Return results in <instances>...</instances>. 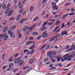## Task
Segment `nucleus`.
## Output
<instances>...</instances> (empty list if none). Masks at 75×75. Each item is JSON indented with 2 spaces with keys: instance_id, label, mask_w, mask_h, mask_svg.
Returning <instances> with one entry per match:
<instances>
[{
  "instance_id": "nucleus-1",
  "label": "nucleus",
  "mask_w": 75,
  "mask_h": 75,
  "mask_svg": "<svg viewBox=\"0 0 75 75\" xmlns=\"http://www.w3.org/2000/svg\"><path fill=\"white\" fill-rule=\"evenodd\" d=\"M75 57V54H73V55H69V54H66L64 55L63 58L64 60H68L69 61H71V58H74Z\"/></svg>"
},
{
  "instance_id": "nucleus-2",
  "label": "nucleus",
  "mask_w": 75,
  "mask_h": 75,
  "mask_svg": "<svg viewBox=\"0 0 75 75\" xmlns=\"http://www.w3.org/2000/svg\"><path fill=\"white\" fill-rule=\"evenodd\" d=\"M42 37L43 38H46V37H47L48 36V33H47L46 31H45L42 33Z\"/></svg>"
},
{
  "instance_id": "nucleus-3",
  "label": "nucleus",
  "mask_w": 75,
  "mask_h": 75,
  "mask_svg": "<svg viewBox=\"0 0 75 75\" xmlns=\"http://www.w3.org/2000/svg\"><path fill=\"white\" fill-rule=\"evenodd\" d=\"M47 56H49L50 55L49 57V58H52V57H53V54H52V51H50L47 54Z\"/></svg>"
},
{
  "instance_id": "nucleus-4",
  "label": "nucleus",
  "mask_w": 75,
  "mask_h": 75,
  "mask_svg": "<svg viewBox=\"0 0 75 75\" xmlns=\"http://www.w3.org/2000/svg\"><path fill=\"white\" fill-rule=\"evenodd\" d=\"M74 45H72V47L70 48L69 49L67 50L66 51V52H69L70 51H72V50H73L74 48H75V47L74 46Z\"/></svg>"
},
{
  "instance_id": "nucleus-5",
  "label": "nucleus",
  "mask_w": 75,
  "mask_h": 75,
  "mask_svg": "<svg viewBox=\"0 0 75 75\" xmlns=\"http://www.w3.org/2000/svg\"><path fill=\"white\" fill-rule=\"evenodd\" d=\"M7 35L6 33H5L4 34V35L2 36L3 38H5L4 39V40H6L8 39V35Z\"/></svg>"
},
{
  "instance_id": "nucleus-6",
  "label": "nucleus",
  "mask_w": 75,
  "mask_h": 75,
  "mask_svg": "<svg viewBox=\"0 0 75 75\" xmlns=\"http://www.w3.org/2000/svg\"><path fill=\"white\" fill-rule=\"evenodd\" d=\"M21 58H18L15 60L14 63H15V64H16L18 62V63H20V61H21Z\"/></svg>"
},
{
  "instance_id": "nucleus-7",
  "label": "nucleus",
  "mask_w": 75,
  "mask_h": 75,
  "mask_svg": "<svg viewBox=\"0 0 75 75\" xmlns=\"http://www.w3.org/2000/svg\"><path fill=\"white\" fill-rule=\"evenodd\" d=\"M34 50H33L30 52H28L27 53V55H32V54H34Z\"/></svg>"
},
{
  "instance_id": "nucleus-8",
  "label": "nucleus",
  "mask_w": 75,
  "mask_h": 75,
  "mask_svg": "<svg viewBox=\"0 0 75 75\" xmlns=\"http://www.w3.org/2000/svg\"><path fill=\"white\" fill-rule=\"evenodd\" d=\"M52 5L53 7V9H55V8H57V4L54 3V2H52Z\"/></svg>"
},
{
  "instance_id": "nucleus-9",
  "label": "nucleus",
  "mask_w": 75,
  "mask_h": 75,
  "mask_svg": "<svg viewBox=\"0 0 75 75\" xmlns=\"http://www.w3.org/2000/svg\"><path fill=\"white\" fill-rule=\"evenodd\" d=\"M36 25L35 24H34L30 28V31H32V30H33V29L34 28Z\"/></svg>"
},
{
  "instance_id": "nucleus-10",
  "label": "nucleus",
  "mask_w": 75,
  "mask_h": 75,
  "mask_svg": "<svg viewBox=\"0 0 75 75\" xmlns=\"http://www.w3.org/2000/svg\"><path fill=\"white\" fill-rule=\"evenodd\" d=\"M10 36L11 37H12V38H15L16 36L15 35H13V33L11 32L10 33Z\"/></svg>"
},
{
  "instance_id": "nucleus-11",
  "label": "nucleus",
  "mask_w": 75,
  "mask_h": 75,
  "mask_svg": "<svg viewBox=\"0 0 75 75\" xmlns=\"http://www.w3.org/2000/svg\"><path fill=\"white\" fill-rule=\"evenodd\" d=\"M34 61V60H33V59H31L30 60H29V63L30 64H32V63H33Z\"/></svg>"
},
{
  "instance_id": "nucleus-12",
  "label": "nucleus",
  "mask_w": 75,
  "mask_h": 75,
  "mask_svg": "<svg viewBox=\"0 0 75 75\" xmlns=\"http://www.w3.org/2000/svg\"><path fill=\"white\" fill-rule=\"evenodd\" d=\"M7 29H8V27H5V28L2 31V32L3 33H4V32H6V31H7Z\"/></svg>"
},
{
  "instance_id": "nucleus-13",
  "label": "nucleus",
  "mask_w": 75,
  "mask_h": 75,
  "mask_svg": "<svg viewBox=\"0 0 75 75\" xmlns=\"http://www.w3.org/2000/svg\"><path fill=\"white\" fill-rule=\"evenodd\" d=\"M14 69V67H12L11 68L10 67L9 68H8L7 70V71H12Z\"/></svg>"
},
{
  "instance_id": "nucleus-14",
  "label": "nucleus",
  "mask_w": 75,
  "mask_h": 75,
  "mask_svg": "<svg viewBox=\"0 0 75 75\" xmlns=\"http://www.w3.org/2000/svg\"><path fill=\"white\" fill-rule=\"evenodd\" d=\"M38 34V33L37 32H34L32 33V35H36Z\"/></svg>"
},
{
  "instance_id": "nucleus-15",
  "label": "nucleus",
  "mask_w": 75,
  "mask_h": 75,
  "mask_svg": "<svg viewBox=\"0 0 75 75\" xmlns=\"http://www.w3.org/2000/svg\"><path fill=\"white\" fill-rule=\"evenodd\" d=\"M38 18H39L38 17H36L33 19V21H37L38 20Z\"/></svg>"
},
{
  "instance_id": "nucleus-16",
  "label": "nucleus",
  "mask_w": 75,
  "mask_h": 75,
  "mask_svg": "<svg viewBox=\"0 0 75 75\" xmlns=\"http://www.w3.org/2000/svg\"><path fill=\"white\" fill-rule=\"evenodd\" d=\"M45 46H46V44H45L43 45L42 46L40 49L39 50H42V49H43L45 47Z\"/></svg>"
},
{
  "instance_id": "nucleus-17",
  "label": "nucleus",
  "mask_w": 75,
  "mask_h": 75,
  "mask_svg": "<svg viewBox=\"0 0 75 75\" xmlns=\"http://www.w3.org/2000/svg\"><path fill=\"white\" fill-rule=\"evenodd\" d=\"M5 56H6V54H3L2 56V59H4L5 58Z\"/></svg>"
},
{
  "instance_id": "nucleus-18",
  "label": "nucleus",
  "mask_w": 75,
  "mask_h": 75,
  "mask_svg": "<svg viewBox=\"0 0 75 75\" xmlns=\"http://www.w3.org/2000/svg\"><path fill=\"white\" fill-rule=\"evenodd\" d=\"M34 47H35V45H33L29 48V50H33V49Z\"/></svg>"
},
{
  "instance_id": "nucleus-19",
  "label": "nucleus",
  "mask_w": 75,
  "mask_h": 75,
  "mask_svg": "<svg viewBox=\"0 0 75 75\" xmlns=\"http://www.w3.org/2000/svg\"><path fill=\"white\" fill-rule=\"evenodd\" d=\"M46 29H47V28L45 27H43L42 28V31H44Z\"/></svg>"
},
{
  "instance_id": "nucleus-20",
  "label": "nucleus",
  "mask_w": 75,
  "mask_h": 75,
  "mask_svg": "<svg viewBox=\"0 0 75 75\" xmlns=\"http://www.w3.org/2000/svg\"><path fill=\"white\" fill-rule=\"evenodd\" d=\"M60 35L59 33H58L55 36H54V38L56 39L57 38H58V37H59V36Z\"/></svg>"
},
{
  "instance_id": "nucleus-21",
  "label": "nucleus",
  "mask_w": 75,
  "mask_h": 75,
  "mask_svg": "<svg viewBox=\"0 0 75 75\" xmlns=\"http://www.w3.org/2000/svg\"><path fill=\"white\" fill-rule=\"evenodd\" d=\"M16 27V25H14L10 29L11 30H14V29Z\"/></svg>"
},
{
  "instance_id": "nucleus-22",
  "label": "nucleus",
  "mask_w": 75,
  "mask_h": 75,
  "mask_svg": "<svg viewBox=\"0 0 75 75\" xmlns=\"http://www.w3.org/2000/svg\"><path fill=\"white\" fill-rule=\"evenodd\" d=\"M2 8L3 9H4L5 8H6V4H2Z\"/></svg>"
},
{
  "instance_id": "nucleus-23",
  "label": "nucleus",
  "mask_w": 75,
  "mask_h": 75,
  "mask_svg": "<svg viewBox=\"0 0 75 75\" xmlns=\"http://www.w3.org/2000/svg\"><path fill=\"white\" fill-rule=\"evenodd\" d=\"M60 23V21L58 20L55 23V25H58V24H59Z\"/></svg>"
},
{
  "instance_id": "nucleus-24",
  "label": "nucleus",
  "mask_w": 75,
  "mask_h": 75,
  "mask_svg": "<svg viewBox=\"0 0 75 75\" xmlns=\"http://www.w3.org/2000/svg\"><path fill=\"white\" fill-rule=\"evenodd\" d=\"M21 16V14H19L17 16L16 20H18L20 17V16Z\"/></svg>"
},
{
  "instance_id": "nucleus-25",
  "label": "nucleus",
  "mask_w": 75,
  "mask_h": 75,
  "mask_svg": "<svg viewBox=\"0 0 75 75\" xmlns=\"http://www.w3.org/2000/svg\"><path fill=\"white\" fill-rule=\"evenodd\" d=\"M31 43H32V41H29L28 42L26 43V45H28V44H31Z\"/></svg>"
},
{
  "instance_id": "nucleus-26",
  "label": "nucleus",
  "mask_w": 75,
  "mask_h": 75,
  "mask_svg": "<svg viewBox=\"0 0 75 75\" xmlns=\"http://www.w3.org/2000/svg\"><path fill=\"white\" fill-rule=\"evenodd\" d=\"M34 8V7L32 6H31L30 9L29 11H32L33 10V8Z\"/></svg>"
},
{
  "instance_id": "nucleus-27",
  "label": "nucleus",
  "mask_w": 75,
  "mask_h": 75,
  "mask_svg": "<svg viewBox=\"0 0 75 75\" xmlns=\"http://www.w3.org/2000/svg\"><path fill=\"white\" fill-rule=\"evenodd\" d=\"M28 68H29V66H25L24 67L23 70H25V69H28Z\"/></svg>"
},
{
  "instance_id": "nucleus-28",
  "label": "nucleus",
  "mask_w": 75,
  "mask_h": 75,
  "mask_svg": "<svg viewBox=\"0 0 75 75\" xmlns=\"http://www.w3.org/2000/svg\"><path fill=\"white\" fill-rule=\"evenodd\" d=\"M56 69V67H53L50 69V70L51 71V70H52V69Z\"/></svg>"
},
{
  "instance_id": "nucleus-29",
  "label": "nucleus",
  "mask_w": 75,
  "mask_h": 75,
  "mask_svg": "<svg viewBox=\"0 0 75 75\" xmlns=\"http://www.w3.org/2000/svg\"><path fill=\"white\" fill-rule=\"evenodd\" d=\"M24 18H23L22 20L21 21H20V24H21L22 23H23V22H24Z\"/></svg>"
},
{
  "instance_id": "nucleus-30",
  "label": "nucleus",
  "mask_w": 75,
  "mask_h": 75,
  "mask_svg": "<svg viewBox=\"0 0 75 75\" xmlns=\"http://www.w3.org/2000/svg\"><path fill=\"white\" fill-rule=\"evenodd\" d=\"M18 37L19 38H20L22 37V34H21V33H19V34Z\"/></svg>"
},
{
  "instance_id": "nucleus-31",
  "label": "nucleus",
  "mask_w": 75,
  "mask_h": 75,
  "mask_svg": "<svg viewBox=\"0 0 75 75\" xmlns=\"http://www.w3.org/2000/svg\"><path fill=\"white\" fill-rule=\"evenodd\" d=\"M13 64H13V63H11L9 65V68H11V67H12L13 66Z\"/></svg>"
},
{
  "instance_id": "nucleus-32",
  "label": "nucleus",
  "mask_w": 75,
  "mask_h": 75,
  "mask_svg": "<svg viewBox=\"0 0 75 75\" xmlns=\"http://www.w3.org/2000/svg\"><path fill=\"white\" fill-rule=\"evenodd\" d=\"M45 13V11H43V12L42 13V16H44V15Z\"/></svg>"
},
{
  "instance_id": "nucleus-33",
  "label": "nucleus",
  "mask_w": 75,
  "mask_h": 75,
  "mask_svg": "<svg viewBox=\"0 0 75 75\" xmlns=\"http://www.w3.org/2000/svg\"><path fill=\"white\" fill-rule=\"evenodd\" d=\"M67 16L66 15V14L64 15L62 17V18L63 19H65L66 17H67Z\"/></svg>"
},
{
  "instance_id": "nucleus-34",
  "label": "nucleus",
  "mask_w": 75,
  "mask_h": 75,
  "mask_svg": "<svg viewBox=\"0 0 75 75\" xmlns=\"http://www.w3.org/2000/svg\"><path fill=\"white\" fill-rule=\"evenodd\" d=\"M64 56H65V55H64V56H63V59H62V60H61L62 62H64V61H65L64 60H67V61H68V60H65V59H64Z\"/></svg>"
},
{
  "instance_id": "nucleus-35",
  "label": "nucleus",
  "mask_w": 75,
  "mask_h": 75,
  "mask_svg": "<svg viewBox=\"0 0 75 75\" xmlns=\"http://www.w3.org/2000/svg\"><path fill=\"white\" fill-rule=\"evenodd\" d=\"M41 37H42V36L40 35L38 38L37 40H40V39H41Z\"/></svg>"
},
{
  "instance_id": "nucleus-36",
  "label": "nucleus",
  "mask_w": 75,
  "mask_h": 75,
  "mask_svg": "<svg viewBox=\"0 0 75 75\" xmlns=\"http://www.w3.org/2000/svg\"><path fill=\"white\" fill-rule=\"evenodd\" d=\"M55 38H54V37H53L52 39H51L50 41V42H51V41H53V40H54V39H55Z\"/></svg>"
},
{
  "instance_id": "nucleus-37",
  "label": "nucleus",
  "mask_w": 75,
  "mask_h": 75,
  "mask_svg": "<svg viewBox=\"0 0 75 75\" xmlns=\"http://www.w3.org/2000/svg\"><path fill=\"white\" fill-rule=\"evenodd\" d=\"M20 62V63L19 64V65H21L23 63V62H24L23 61H21Z\"/></svg>"
},
{
  "instance_id": "nucleus-38",
  "label": "nucleus",
  "mask_w": 75,
  "mask_h": 75,
  "mask_svg": "<svg viewBox=\"0 0 75 75\" xmlns=\"http://www.w3.org/2000/svg\"><path fill=\"white\" fill-rule=\"evenodd\" d=\"M17 71H18V69H16L13 71V73H14V74H15V73H16V72H17Z\"/></svg>"
},
{
  "instance_id": "nucleus-39",
  "label": "nucleus",
  "mask_w": 75,
  "mask_h": 75,
  "mask_svg": "<svg viewBox=\"0 0 75 75\" xmlns=\"http://www.w3.org/2000/svg\"><path fill=\"white\" fill-rule=\"evenodd\" d=\"M70 4L71 3H67L65 5V6H69V5H70Z\"/></svg>"
},
{
  "instance_id": "nucleus-40",
  "label": "nucleus",
  "mask_w": 75,
  "mask_h": 75,
  "mask_svg": "<svg viewBox=\"0 0 75 75\" xmlns=\"http://www.w3.org/2000/svg\"><path fill=\"white\" fill-rule=\"evenodd\" d=\"M15 19V18L14 17H12L10 18V20H13Z\"/></svg>"
},
{
  "instance_id": "nucleus-41",
  "label": "nucleus",
  "mask_w": 75,
  "mask_h": 75,
  "mask_svg": "<svg viewBox=\"0 0 75 75\" xmlns=\"http://www.w3.org/2000/svg\"><path fill=\"white\" fill-rule=\"evenodd\" d=\"M12 59H13V57H12L9 59V62H11V61H12Z\"/></svg>"
},
{
  "instance_id": "nucleus-42",
  "label": "nucleus",
  "mask_w": 75,
  "mask_h": 75,
  "mask_svg": "<svg viewBox=\"0 0 75 75\" xmlns=\"http://www.w3.org/2000/svg\"><path fill=\"white\" fill-rule=\"evenodd\" d=\"M53 23H54L53 22H51L48 23V25H51L53 24Z\"/></svg>"
},
{
  "instance_id": "nucleus-43",
  "label": "nucleus",
  "mask_w": 75,
  "mask_h": 75,
  "mask_svg": "<svg viewBox=\"0 0 75 75\" xmlns=\"http://www.w3.org/2000/svg\"><path fill=\"white\" fill-rule=\"evenodd\" d=\"M47 23H48V22H45L43 24V25H42L43 26H45V25H46V24H47Z\"/></svg>"
},
{
  "instance_id": "nucleus-44",
  "label": "nucleus",
  "mask_w": 75,
  "mask_h": 75,
  "mask_svg": "<svg viewBox=\"0 0 75 75\" xmlns=\"http://www.w3.org/2000/svg\"><path fill=\"white\" fill-rule=\"evenodd\" d=\"M28 50H25L23 52V53H25L26 52H28Z\"/></svg>"
},
{
  "instance_id": "nucleus-45",
  "label": "nucleus",
  "mask_w": 75,
  "mask_h": 75,
  "mask_svg": "<svg viewBox=\"0 0 75 75\" xmlns=\"http://www.w3.org/2000/svg\"><path fill=\"white\" fill-rule=\"evenodd\" d=\"M21 2H20L19 3V8H21L20 7H21Z\"/></svg>"
},
{
  "instance_id": "nucleus-46",
  "label": "nucleus",
  "mask_w": 75,
  "mask_h": 75,
  "mask_svg": "<svg viewBox=\"0 0 75 75\" xmlns=\"http://www.w3.org/2000/svg\"><path fill=\"white\" fill-rule=\"evenodd\" d=\"M74 14H75V13H70V16H74Z\"/></svg>"
},
{
  "instance_id": "nucleus-47",
  "label": "nucleus",
  "mask_w": 75,
  "mask_h": 75,
  "mask_svg": "<svg viewBox=\"0 0 75 75\" xmlns=\"http://www.w3.org/2000/svg\"><path fill=\"white\" fill-rule=\"evenodd\" d=\"M50 45H48L46 47V49L47 50H48V49H49V48H50Z\"/></svg>"
},
{
  "instance_id": "nucleus-48",
  "label": "nucleus",
  "mask_w": 75,
  "mask_h": 75,
  "mask_svg": "<svg viewBox=\"0 0 75 75\" xmlns=\"http://www.w3.org/2000/svg\"><path fill=\"white\" fill-rule=\"evenodd\" d=\"M64 24H65V23H63L62 25V26L61 28H63L64 27Z\"/></svg>"
},
{
  "instance_id": "nucleus-49",
  "label": "nucleus",
  "mask_w": 75,
  "mask_h": 75,
  "mask_svg": "<svg viewBox=\"0 0 75 75\" xmlns=\"http://www.w3.org/2000/svg\"><path fill=\"white\" fill-rule=\"evenodd\" d=\"M23 9H21L19 11L20 13H21L23 12Z\"/></svg>"
},
{
  "instance_id": "nucleus-50",
  "label": "nucleus",
  "mask_w": 75,
  "mask_h": 75,
  "mask_svg": "<svg viewBox=\"0 0 75 75\" xmlns=\"http://www.w3.org/2000/svg\"><path fill=\"white\" fill-rule=\"evenodd\" d=\"M50 21H52V22H55V20L53 19H51L50 20Z\"/></svg>"
},
{
  "instance_id": "nucleus-51",
  "label": "nucleus",
  "mask_w": 75,
  "mask_h": 75,
  "mask_svg": "<svg viewBox=\"0 0 75 75\" xmlns=\"http://www.w3.org/2000/svg\"><path fill=\"white\" fill-rule=\"evenodd\" d=\"M7 21H5L3 23V25H6V24H7Z\"/></svg>"
},
{
  "instance_id": "nucleus-52",
  "label": "nucleus",
  "mask_w": 75,
  "mask_h": 75,
  "mask_svg": "<svg viewBox=\"0 0 75 75\" xmlns=\"http://www.w3.org/2000/svg\"><path fill=\"white\" fill-rule=\"evenodd\" d=\"M74 11H75V9L72 8L71 9V12H74Z\"/></svg>"
},
{
  "instance_id": "nucleus-53",
  "label": "nucleus",
  "mask_w": 75,
  "mask_h": 75,
  "mask_svg": "<svg viewBox=\"0 0 75 75\" xmlns=\"http://www.w3.org/2000/svg\"><path fill=\"white\" fill-rule=\"evenodd\" d=\"M25 29L26 30H27V29H29V28H30V27H27L26 26H25Z\"/></svg>"
},
{
  "instance_id": "nucleus-54",
  "label": "nucleus",
  "mask_w": 75,
  "mask_h": 75,
  "mask_svg": "<svg viewBox=\"0 0 75 75\" xmlns=\"http://www.w3.org/2000/svg\"><path fill=\"white\" fill-rule=\"evenodd\" d=\"M51 60L53 62H55V59H51Z\"/></svg>"
},
{
  "instance_id": "nucleus-55",
  "label": "nucleus",
  "mask_w": 75,
  "mask_h": 75,
  "mask_svg": "<svg viewBox=\"0 0 75 75\" xmlns=\"http://www.w3.org/2000/svg\"><path fill=\"white\" fill-rule=\"evenodd\" d=\"M53 65H54V64H50V66L49 67L50 68H51V67H53Z\"/></svg>"
},
{
  "instance_id": "nucleus-56",
  "label": "nucleus",
  "mask_w": 75,
  "mask_h": 75,
  "mask_svg": "<svg viewBox=\"0 0 75 75\" xmlns=\"http://www.w3.org/2000/svg\"><path fill=\"white\" fill-rule=\"evenodd\" d=\"M11 33V30H9L8 31V34H10V33Z\"/></svg>"
},
{
  "instance_id": "nucleus-57",
  "label": "nucleus",
  "mask_w": 75,
  "mask_h": 75,
  "mask_svg": "<svg viewBox=\"0 0 75 75\" xmlns=\"http://www.w3.org/2000/svg\"><path fill=\"white\" fill-rule=\"evenodd\" d=\"M6 67H7V66L6 65L4 66L3 67H2V69H5V68H6Z\"/></svg>"
},
{
  "instance_id": "nucleus-58",
  "label": "nucleus",
  "mask_w": 75,
  "mask_h": 75,
  "mask_svg": "<svg viewBox=\"0 0 75 75\" xmlns=\"http://www.w3.org/2000/svg\"><path fill=\"white\" fill-rule=\"evenodd\" d=\"M13 3L15 4H16L17 3V1L16 0H14L13 1Z\"/></svg>"
},
{
  "instance_id": "nucleus-59",
  "label": "nucleus",
  "mask_w": 75,
  "mask_h": 75,
  "mask_svg": "<svg viewBox=\"0 0 75 75\" xmlns=\"http://www.w3.org/2000/svg\"><path fill=\"white\" fill-rule=\"evenodd\" d=\"M34 38L33 37H31L29 38V40H34Z\"/></svg>"
},
{
  "instance_id": "nucleus-60",
  "label": "nucleus",
  "mask_w": 75,
  "mask_h": 75,
  "mask_svg": "<svg viewBox=\"0 0 75 75\" xmlns=\"http://www.w3.org/2000/svg\"><path fill=\"white\" fill-rule=\"evenodd\" d=\"M58 66H59V67H61L62 66V64H58Z\"/></svg>"
},
{
  "instance_id": "nucleus-61",
  "label": "nucleus",
  "mask_w": 75,
  "mask_h": 75,
  "mask_svg": "<svg viewBox=\"0 0 75 75\" xmlns=\"http://www.w3.org/2000/svg\"><path fill=\"white\" fill-rule=\"evenodd\" d=\"M10 6V4H8L7 6V8H9Z\"/></svg>"
},
{
  "instance_id": "nucleus-62",
  "label": "nucleus",
  "mask_w": 75,
  "mask_h": 75,
  "mask_svg": "<svg viewBox=\"0 0 75 75\" xmlns=\"http://www.w3.org/2000/svg\"><path fill=\"white\" fill-rule=\"evenodd\" d=\"M55 48H56L57 49H58L59 48V47H57V45H56L54 47Z\"/></svg>"
},
{
  "instance_id": "nucleus-63",
  "label": "nucleus",
  "mask_w": 75,
  "mask_h": 75,
  "mask_svg": "<svg viewBox=\"0 0 75 75\" xmlns=\"http://www.w3.org/2000/svg\"><path fill=\"white\" fill-rule=\"evenodd\" d=\"M25 0H24L23 1V2H22V4H24V3H25Z\"/></svg>"
},
{
  "instance_id": "nucleus-64",
  "label": "nucleus",
  "mask_w": 75,
  "mask_h": 75,
  "mask_svg": "<svg viewBox=\"0 0 75 75\" xmlns=\"http://www.w3.org/2000/svg\"><path fill=\"white\" fill-rule=\"evenodd\" d=\"M47 61H48V58H46L45 59V62H47Z\"/></svg>"
}]
</instances>
